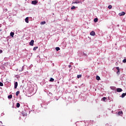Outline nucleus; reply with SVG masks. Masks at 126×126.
Instances as JSON below:
<instances>
[{
  "label": "nucleus",
  "instance_id": "b1692460",
  "mask_svg": "<svg viewBox=\"0 0 126 126\" xmlns=\"http://www.w3.org/2000/svg\"><path fill=\"white\" fill-rule=\"evenodd\" d=\"M116 69H117V70L119 71H120V67H116Z\"/></svg>",
  "mask_w": 126,
  "mask_h": 126
},
{
  "label": "nucleus",
  "instance_id": "2f4dec72",
  "mask_svg": "<svg viewBox=\"0 0 126 126\" xmlns=\"http://www.w3.org/2000/svg\"><path fill=\"white\" fill-rule=\"evenodd\" d=\"M83 55L86 56H87V55L86 53H83Z\"/></svg>",
  "mask_w": 126,
  "mask_h": 126
},
{
  "label": "nucleus",
  "instance_id": "a211bd4d",
  "mask_svg": "<svg viewBox=\"0 0 126 126\" xmlns=\"http://www.w3.org/2000/svg\"><path fill=\"white\" fill-rule=\"evenodd\" d=\"M94 22H95V23H96V22H98V18H95L94 19Z\"/></svg>",
  "mask_w": 126,
  "mask_h": 126
},
{
  "label": "nucleus",
  "instance_id": "20e7f679",
  "mask_svg": "<svg viewBox=\"0 0 126 126\" xmlns=\"http://www.w3.org/2000/svg\"><path fill=\"white\" fill-rule=\"evenodd\" d=\"M90 35L91 36H95L96 35V33H95V32L94 31H92L90 32Z\"/></svg>",
  "mask_w": 126,
  "mask_h": 126
},
{
  "label": "nucleus",
  "instance_id": "bb28decb",
  "mask_svg": "<svg viewBox=\"0 0 126 126\" xmlns=\"http://www.w3.org/2000/svg\"><path fill=\"white\" fill-rule=\"evenodd\" d=\"M81 76H82L81 75H78L77 78H80V77H81Z\"/></svg>",
  "mask_w": 126,
  "mask_h": 126
},
{
  "label": "nucleus",
  "instance_id": "ddd939ff",
  "mask_svg": "<svg viewBox=\"0 0 126 126\" xmlns=\"http://www.w3.org/2000/svg\"><path fill=\"white\" fill-rule=\"evenodd\" d=\"M118 115L119 116H122V115H123V111H120L118 112Z\"/></svg>",
  "mask_w": 126,
  "mask_h": 126
},
{
  "label": "nucleus",
  "instance_id": "473e14b6",
  "mask_svg": "<svg viewBox=\"0 0 126 126\" xmlns=\"http://www.w3.org/2000/svg\"><path fill=\"white\" fill-rule=\"evenodd\" d=\"M1 53H2V50H0V54H1Z\"/></svg>",
  "mask_w": 126,
  "mask_h": 126
},
{
  "label": "nucleus",
  "instance_id": "9d476101",
  "mask_svg": "<svg viewBox=\"0 0 126 126\" xmlns=\"http://www.w3.org/2000/svg\"><path fill=\"white\" fill-rule=\"evenodd\" d=\"M22 115L23 117H26V116H27V113L26 112H23Z\"/></svg>",
  "mask_w": 126,
  "mask_h": 126
},
{
  "label": "nucleus",
  "instance_id": "7c9ffc66",
  "mask_svg": "<svg viewBox=\"0 0 126 126\" xmlns=\"http://www.w3.org/2000/svg\"><path fill=\"white\" fill-rule=\"evenodd\" d=\"M117 74L119 75L120 74V71H118L117 72Z\"/></svg>",
  "mask_w": 126,
  "mask_h": 126
},
{
  "label": "nucleus",
  "instance_id": "1a4fd4ad",
  "mask_svg": "<svg viewBox=\"0 0 126 126\" xmlns=\"http://www.w3.org/2000/svg\"><path fill=\"white\" fill-rule=\"evenodd\" d=\"M106 100H107V98H106V97H103L101 98V100L104 101V102H106Z\"/></svg>",
  "mask_w": 126,
  "mask_h": 126
},
{
  "label": "nucleus",
  "instance_id": "a878e982",
  "mask_svg": "<svg viewBox=\"0 0 126 126\" xmlns=\"http://www.w3.org/2000/svg\"><path fill=\"white\" fill-rule=\"evenodd\" d=\"M71 9H75V6H73L72 7H71Z\"/></svg>",
  "mask_w": 126,
  "mask_h": 126
},
{
  "label": "nucleus",
  "instance_id": "423d86ee",
  "mask_svg": "<svg viewBox=\"0 0 126 126\" xmlns=\"http://www.w3.org/2000/svg\"><path fill=\"white\" fill-rule=\"evenodd\" d=\"M10 35L12 38H13V36H14V32H11L10 33Z\"/></svg>",
  "mask_w": 126,
  "mask_h": 126
},
{
  "label": "nucleus",
  "instance_id": "f3484780",
  "mask_svg": "<svg viewBox=\"0 0 126 126\" xmlns=\"http://www.w3.org/2000/svg\"><path fill=\"white\" fill-rule=\"evenodd\" d=\"M41 25H44V24H46V22L45 21L41 22L40 23Z\"/></svg>",
  "mask_w": 126,
  "mask_h": 126
},
{
  "label": "nucleus",
  "instance_id": "6e6552de",
  "mask_svg": "<svg viewBox=\"0 0 126 126\" xmlns=\"http://www.w3.org/2000/svg\"><path fill=\"white\" fill-rule=\"evenodd\" d=\"M25 21L26 23H29V18L28 17L26 18Z\"/></svg>",
  "mask_w": 126,
  "mask_h": 126
},
{
  "label": "nucleus",
  "instance_id": "f257e3e1",
  "mask_svg": "<svg viewBox=\"0 0 126 126\" xmlns=\"http://www.w3.org/2000/svg\"><path fill=\"white\" fill-rule=\"evenodd\" d=\"M37 3H38V0H37L32 1V4H33V5H36Z\"/></svg>",
  "mask_w": 126,
  "mask_h": 126
},
{
  "label": "nucleus",
  "instance_id": "f704fd0d",
  "mask_svg": "<svg viewBox=\"0 0 126 126\" xmlns=\"http://www.w3.org/2000/svg\"><path fill=\"white\" fill-rule=\"evenodd\" d=\"M75 1H79V0H75Z\"/></svg>",
  "mask_w": 126,
  "mask_h": 126
},
{
  "label": "nucleus",
  "instance_id": "4be33fe9",
  "mask_svg": "<svg viewBox=\"0 0 126 126\" xmlns=\"http://www.w3.org/2000/svg\"><path fill=\"white\" fill-rule=\"evenodd\" d=\"M54 80L55 79H54V78H51L50 81H51V82H53V81H54Z\"/></svg>",
  "mask_w": 126,
  "mask_h": 126
},
{
  "label": "nucleus",
  "instance_id": "39448f33",
  "mask_svg": "<svg viewBox=\"0 0 126 126\" xmlns=\"http://www.w3.org/2000/svg\"><path fill=\"white\" fill-rule=\"evenodd\" d=\"M30 45L31 46H33L34 45V40H32L31 42H30Z\"/></svg>",
  "mask_w": 126,
  "mask_h": 126
},
{
  "label": "nucleus",
  "instance_id": "e433bc0d",
  "mask_svg": "<svg viewBox=\"0 0 126 126\" xmlns=\"http://www.w3.org/2000/svg\"><path fill=\"white\" fill-rule=\"evenodd\" d=\"M31 66H33V65H31Z\"/></svg>",
  "mask_w": 126,
  "mask_h": 126
},
{
  "label": "nucleus",
  "instance_id": "72a5a7b5",
  "mask_svg": "<svg viewBox=\"0 0 126 126\" xmlns=\"http://www.w3.org/2000/svg\"><path fill=\"white\" fill-rule=\"evenodd\" d=\"M71 67V65H69V68H70Z\"/></svg>",
  "mask_w": 126,
  "mask_h": 126
},
{
  "label": "nucleus",
  "instance_id": "cd10ccee",
  "mask_svg": "<svg viewBox=\"0 0 126 126\" xmlns=\"http://www.w3.org/2000/svg\"><path fill=\"white\" fill-rule=\"evenodd\" d=\"M0 86H3V84L1 82H0Z\"/></svg>",
  "mask_w": 126,
  "mask_h": 126
},
{
  "label": "nucleus",
  "instance_id": "4468645a",
  "mask_svg": "<svg viewBox=\"0 0 126 126\" xmlns=\"http://www.w3.org/2000/svg\"><path fill=\"white\" fill-rule=\"evenodd\" d=\"M96 80H100V78L99 76H96Z\"/></svg>",
  "mask_w": 126,
  "mask_h": 126
},
{
  "label": "nucleus",
  "instance_id": "6ab92c4d",
  "mask_svg": "<svg viewBox=\"0 0 126 126\" xmlns=\"http://www.w3.org/2000/svg\"><path fill=\"white\" fill-rule=\"evenodd\" d=\"M38 49V46L34 47L33 49V51H36Z\"/></svg>",
  "mask_w": 126,
  "mask_h": 126
},
{
  "label": "nucleus",
  "instance_id": "c9c22d12",
  "mask_svg": "<svg viewBox=\"0 0 126 126\" xmlns=\"http://www.w3.org/2000/svg\"><path fill=\"white\" fill-rule=\"evenodd\" d=\"M125 96H126V93H124Z\"/></svg>",
  "mask_w": 126,
  "mask_h": 126
},
{
  "label": "nucleus",
  "instance_id": "412c9836",
  "mask_svg": "<svg viewBox=\"0 0 126 126\" xmlns=\"http://www.w3.org/2000/svg\"><path fill=\"white\" fill-rule=\"evenodd\" d=\"M23 70H24V66H22V69L20 70V71H23Z\"/></svg>",
  "mask_w": 126,
  "mask_h": 126
},
{
  "label": "nucleus",
  "instance_id": "c756f323",
  "mask_svg": "<svg viewBox=\"0 0 126 126\" xmlns=\"http://www.w3.org/2000/svg\"><path fill=\"white\" fill-rule=\"evenodd\" d=\"M2 116H4V113H2L1 114V116L2 117Z\"/></svg>",
  "mask_w": 126,
  "mask_h": 126
},
{
  "label": "nucleus",
  "instance_id": "2eb2a0df",
  "mask_svg": "<svg viewBox=\"0 0 126 126\" xmlns=\"http://www.w3.org/2000/svg\"><path fill=\"white\" fill-rule=\"evenodd\" d=\"M12 98V95L11 94H10L8 96V99H11Z\"/></svg>",
  "mask_w": 126,
  "mask_h": 126
},
{
  "label": "nucleus",
  "instance_id": "f03ea898",
  "mask_svg": "<svg viewBox=\"0 0 126 126\" xmlns=\"http://www.w3.org/2000/svg\"><path fill=\"white\" fill-rule=\"evenodd\" d=\"M17 86H18V83H17V82H16L14 83V89H16L17 88Z\"/></svg>",
  "mask_w": 126,
  "mask_h": 126
},
{
  "label": "nucleus",
  "instance_id": "dca6fc26",
  "mask_svg": "<svg viewBox=\"0 0 126 126\" xmlns=\"http://www.w3.org/2000/svg\"><path fill=\"white\" fill-rule=\"evenodd\" d=\"M16 107L17 108H19V107H20V103H17L16 105Z\"/></svg>",
  "mask_w": 126,
  "mask_h": 126
},
{
  "label": "nucleus",
  "instance_id": "4c0bfd02",
  "mask_svg": "<svg viewBox=\"0 0 126 126\" xmlns=\"http://www.w3.org/2000/svg\"><path fill=\"white\" fill-rule=\"evenodd\" d=\"M0 123L2 124V122H0Z\"/></svg>",
  "mask_w": 126,
  "mask_h": 126
},
{
  "label": "nucleus",
  "instance_id": "c85d7f7f",
  "mask_svg": "<svg viewBox=\"0 0 126 126\" xmlns=\"http://www.w3.org/2000/svg\"><path fill=\"white\" fill-rule=\"evenodd\" d=\"M123 62L124 63H126V59H125L123 61Z\"/></svg>",
  "mask_w": 126,
  "mask_h": 126
},
{
  "label": "nucleus",
  "instance_id": "7ed1b4c3",
  "mask_svg": "<svg viewBox=\"0 0 126 126\" xmlns=\"http://www.w3.org/2000/svg\"><path fill=\"white\" fill-rule=\"evenodd\" d=\"M125 14H126V12H122L119 13V15H120V16H123L124 15H125Z\"/></svg>",
  "mask_w": 126,
  "mask_h": 126
},
{
  "label": "nucleus",
  "instance_id": "5701e85b",
  "mask_svg": "<svg viewBox=\"0 0 126 126\" xmlns=\"http://www.w3.org/2000/svg\"><path fill=\"white\" fill-rule=\"evenodd\" d=\"M125 96H126L125 94V93H123V94H122L121 97H122V98H125Z\"/></svg>",
  "mask_w": 126,
  "mask_h": 126
},
{
  "label": "nucleus",
  "instance_id": "9b49d317",
  "mask_svg": "<svg viewBox=\"0 0 126 126\" xmlns=\"http://www.w3.org/2000/svg\"><path fill=\"white\" fill-rule=\"evenodd\" d=\"M74 3H76V4L80 3V1H74V2H72V4H73Z\"/></svg>",
  "mask_w": 126,
  "mask_h": 126
},
{
  "label": "nucleus",
  "instance_id": "f8f14e48",
  "mask_svg": "<svg viewBox=\"0 0 126 126\" xmlns=\"http://www.w3.org/2000/svg\"><path fill=\"white\" fill-rule=\"evenodd\" d=\"M19 93H20V92H19V91H17L16 93V96H18V95H19Z\"/></svg>",
  "mask_w": 126,
  "mask_h": 126
},
{
  "label": "nucleus",
  "instance_id": "0eeeda50",
  "mask_svg": "<svg viewBox=\"0 0 126 126\" xmlns=\"http://www.w3.org/2000/svg\"><path fill=\"white\" fill-rule=\"evenodd\" d=\"M123 90L121 88H117V92H122Z\"/></svg>",
  "mask_w": 126,
  "mask_h": 126
},
{
  "label": "nucleus",
  "instance_id": "aec40b11",
  "mask_svg": "<svg viewBox=\"0 0 126 126\" xmlns=\"http://www.w3.org/2000/svg\"><path fill=\"white\" fill-rule=\"evenodd\" d=\"M55 49L56 50V51H60V50H61V48H60V47H56L55 48Z\"/></svg>",
  "mask_w": 126,
  "mask_h": 126
},
{
  "label": "nucleus",
  "instance_id": "393cba45",
  "mask_svg": "<svg viewBox=\"0 0 126 126\" xmlns=\"http://www.w3.org/2000/svg\"><path fill=\"white\" fill-rule=\"evenodd\" d=\"M108 7V8L109 9H111L112 8V5H109Z\"/></svg>",
  "mask_w": 126,
  "mask_h": 126
}]
</instances>
